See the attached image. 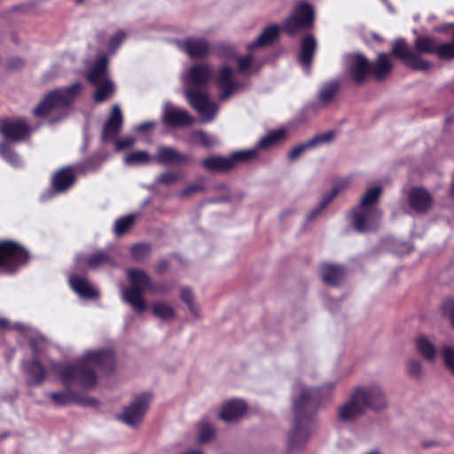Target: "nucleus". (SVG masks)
Wrapping results in <instances>:
<instances>
[{
	"label": "nucleus",
	"instance_id": "obj_12",
	"mask_svg": "<svg viewBox=\"0 0 454 454\" xmlns=\"http://www.w3.org/2000/svg\"><path fill=\"white\" fill-rule=\"evenodd\" d=\"M348 74L354 84H364L367 78L371 76L370 61L359 52L349 55Z\"/></svg>",
	"mask_w": 454,
	"mask_h": 454
},
{
	"label": "nucleus",
	"instance_id": "obj_47",
	"mask_svg": "<svg viewBox=\"0 0 454 454\" xmlns=\"http://www.w3.org/2000/svg\"><path fill=\"white\" fill-rule=\"evenodd\" d=\"M313 148L310 140L294 147L288 153V160L293 161L298 159L307 150Z\"/></svg>",
	"mask_w": 454,
	"mask_h": 454
},
{
	"label": "nucleus",
	"instance_id": "obj_62",
	"mask_svg": "<svg viewBox=\"0 0 454 454\" xmlns=\"http://www.w3.org/2000/svg\"><path fill=\"white\" fill-rule=\"evenodd\" d=\"M432 445H433V443H431V442L430 443H428V442H424L423 443V447H425V448H428V447H430Z\"/></svg>",
	"mask_w": 454,
	"mask_h": 454
},
{
	"label": "nucleus",
	"instance_id": "obj_22",
	"mask_svg": "<svg viewBox=\"0 0 454 454\" xmlns=\"http://www.w3.org/2000/svg\"><path fill=\"white\" fill-rule=\"evenodd\" d=\"M409 205L418 213H426L432 207L433 198L424 188H412L409 192Z\"/></svg>",
	"mask_w": 454,
	"mask_h": 454
},
{
	"label": "nucleus",
	"instance_id": "obj_4",
	"mask_svg": "<svg viewBox=\"0 0 454 454\" xmlns=\"http://www.w3.org/2000/svg\"><path fill=\"white\" fill-rule=\"evenodd\" d=\"M127 278L130 285L122 291V300L138 313L144 312L146 309L144 298L145 291L151 294H164L169 289L164 284L153 282L150 276L140 269H128Z\"/></svg>",
	"mask_w": 454,
	"mask_h": 454
},
{
	"label": "nucleus",
	"instance_id": "obj_50",
	"mask_svg": "<svg viewBox=\"0 0 454 454\" xmlns=\"http://www.w3.org/2000/svg\"><path fill=\"white\" fill-rule=\"evenodd\" d=\"M111 142L114 143L116 151L120 152L131 147L135 144L136 140L132 137H123L121 138L116 137V140H113Z\"/></svg>",
	"mask_w": 454,
	"mask_h": 454
},
{
	"label": "nucleus",
	"instance_id": "obj_49",
	"mask_svg": "<svg viewBox=\"0 0 454 454\" xmlns=\"http://www.w3.org/2000/svg\"><path fill=\"white\" fill-rule=\"evenodd\" d=\"M206 191V186L202 184H192L184 188L180 192L179 196L181 198L189 197L192 194L201 192Z\"/></svg>",
	"mask_w": 454,
	"mask_h": 454
},
{
	"label": "nucleus",
	"instance_id": "obj_41",
	"mask_svg": "<svg viewBox=\"0 0 454 454\" xmlns=\"http://www.w3.org/2000/svg\"><path fill=\"white\" fill-rule=\"evenodd\" d=\"M151 251V245L146 243L135 244L129 249L130 255L136 262H142L150 255Z\"/></svg>",
	"mask_w": 454,
	"mask_h": 454
},
{
	"label": "nucleus",
	"instance_id": "obj_64",
	"mask_svg": "<svg viewBox=\"0 0 454 454\" xmlns=\"http://www.w3.org/2000/svg\"><path fill=\"white\" fill-rule=\"evenodd\" d=\"M367 454H380V453H379V452H377V451H371V452H369V453H367Z\"/></svg>",
	"mask_w": 454,
	"mask_h": 454
},
{
	"label": "nucleus",
	"instance_id": "obj_57",
	"mask_svg": "<svg viewBox=\"0 0 454 454\" xmlns=\"http://www.w3.org/2000/svg\"><path fill=\"white\" fill-rule=\"evenodd\" d=\"M168 267H169L168 262L166 259H160L156 265L155 270L158 274L160 275L163 272H165Z\"/></svg>",
	"mask_w": 454,
	"mask_h": 454
},
{
	"label": "nucleus",
	"instance_id": "obj_44",
	"mask_svg": "<svg viewBox=\"0 0 454 454\" xmlns=\"http://www.w3.org/2000/svg\"><path fill=\"white\" fill-rule=\"evenodd\" d=\"M435 54L442 59H454V41L437 44Z\"/></svg>",
	"mask_w": 454,
	"mask_h": 454
},
{
	"label": "nucleus",
	"instance_id": "obj_13",
	"mask_svg": "<svg viewBox=\"0 0 454 454\" xmlns=\"http://www.w3.org/2000/svg\"><path fill=\"white\" fill-rule=\"evenodd\" d=\"M354 227L360 232L376 229V223L380 217L376 208L356 206L350 212Z\"/></svg>",
	"mask_w": 454,
	"mask_h": 454
},
{
	"label": "nucleus",
	"instance_id": "obj_7",
	"mask_svg": "<svg viewBox=\"0 0 454 454\" xmlns=\"http://www.w3.org/2000/svg\"><path fill=\"white\" fill-rule=\"evenodd\" d=\"M316 20L315 9L306 1L295 4L292 13L281 23L282 32L290 37L302 31L314 28Z\"/></svg>",
	"mask_w": 454,
	"mask_h": 454
},
{
	"label": "nucleus",
	"instance_id": "obj_9",
	"mask_svg": "<svg viewBox=\"0 0 454 454\" xmlns=\"http://www.w3.org/2000/svg\"><path fill=\"white\" fill-rule=\"evenodd\" d=\"M256 157V150L239 151L228 157L214 155L201 161L202 167L213 173H225L237 167L239 163L249 161Z\"/></svg>",
	"mask_w": 454,
	"mask_h": 454
},
{
	"label": "nucleus",
	"instance_id": "obj_24",
	"mask_svg": "<svg viewBox=\"0 0 454 454\" xmlns=\"http://www.w3.org/2000/svg\"><path fill=\"white\" fill-rule=\"evenodd\" d=\"M108 59L106 54L98 55L95 62L87 72L86 78L92 85H99L108 79L107 75Z\"/></svg>",
	"mask_w": 454,
	"mask_h": 454
},
{
	"label": "nucleus",
	"instance_id": "obj_33",
	"mask_svg": "<svg viewBox=\"0 0 454 454\" xmlns=\"http://www.w3.org/2000/svg\"><path fill=\"white\" fill-rule=\"evenodd\" d=\"M85 264L89 269H97L102 266H114L115 262L108 252L101 250L90 254Z\"/></svg>",
	"mask_w": 454,
	"mask_h": 454
},
{
	"label": "nucleus",
	"instance_id": "obj_21",
	"mask_svg": "<svg viewBox=\"0 0 454 454\" xmlns=\"http://www.w3.org/2000/svg\"><path fill=\"white\" fill-rule=\"evenodd\" d=\"M191 160L189 155L169 146H160L154 158L157 163L162 165L188 164L191 162Z\"/></svg>",
	"mask_w": 454,
	"mask_h": 454
},
{
	"label": "nucleus",
	"instance_id": "obj_32",
	"mask_svg": "<svg viewBox=\"0 0 454 454\" xmlns=\"http://www.w3.org/2000/svg\"><path fill=\"white\" fill-rule=\"evenodd\" d=\"M286 132L284 129H278L269 132L267 135L262 137L257 143L256 153L258 150L270 149L278 145L286 137Z\"/></svg>",
	"mask_w": 454,
	"mask_h": 454
},
{
	"label": "nucleus",
	"instance_id": "obj_28",
	"mask_svg": "<svg viewBox=\"0 0 454 454\" xmlns=\"http://www.w3.org/2000/svg\"><path fill=\"white\" fill-rule=\"evenodd\" d=\"M317 51V41L312 34H307L301 40V49L299 54L300 63L309 68L313 62L314 55Z\"/></svg>",
	"mask_w": 454,
	"mask_h": 454
},
{
	"label": "nucleus",
	"instance_id": "obj_34",
	"mask_svg": "<svg viewBox=\"0 0 454 454\" xmlns=\"http://www.w3.org/2000/svg\"><path fill=\"white\" fill-rule=\"evenodd\" d=\"M416 347L418 352L427 361H434L436 355V348L426 336H419L416 339Z\"/></svg>",
	"mask_w": 454,
	"mask_h": 454
},
{
	"label": "nucleus",
	"instance_id": "obj_48",
	"mask_svg": "<svg viewBox=\"0 0 454 454\" xmlns=\"http://www.w3.org/2000/svg\"><path fill=\"white\" fill-rule=\"evenodd\" d=\"M181 178V176L178 173L166 171L161 173L158 178L157 182L162 184L169 185L178 181Z\"/></svg>",
	"mask_w": 454,
	"mask_h": 454
},
{
	"label": "nucleus",
	"instance_id": "obj_51",
	"mask_svg": "<svg viewBox=\"0 0 454 454\" xmlns=\"http://www.w3.org/2000/svg\"><path fill=\"white\" fill-rule=\"evenodd\" d=\"M238 63V70L239 73H246L252 66L253 56L247 54L245 56H238L236 58Z\"/></svg>",
	"mask_w": 454,
	"mask_h": 454
},
{
	"label": "nucleus",
	"instance_id": "obj_35",
	"mask_svg": "<svg viewBox=\"0 0 454 454\" xmlns=\"http://www.w3.org/2000/svg\"><path fill=\"white\" fill-rule=\"evenodd\" d=\"M340 89V83L337 81H333L325 83L318 92L317 98L324 105L332 102Z\"/></svg>",
	"mask_w": 454,
	"mask_h": 454
},
{
	"label": "nucleus",
	"instance_id": "obj_23",
	"mask_svg": "<svg viewBox=\"0 0 454 454\" xmlns=\"http://www.w3.org/2000/svg\"><path fill=\"white\" fill-rule=\"evenodd\" d=\"M393 64L389 59L388 54L380 52L377 59L370 62V74L374 80L381 82L385 80L393 70Z\"/></svg>",
	"mask_w": 454,
	"mask_h": 454
},
{
	"label": "nucleus",
	"instance_id": "obj_15",
	"mask_svg": "<svg viewBox=\"0 0 454 454\" xmlns=\"http://www.w3.org/2000/svg\"><path fill=\"white\" fill-rule=\"evenodd\" d=\"M22 370L27 376V387L40 386L46 379L47 371L37 356L22 363Z\"/></svg>",
	"mask_w": 454,
	"mask_h": 454
},
{
	"label": "nucleus",
	"instance_id": "obj_46",
	"mask_svg": "<svg viewBox=\"0 0 454 454\" xmlns=\"http://www.w3.org/2000/svg\"><path fill=\"white\" fill-rule=\"evenodd\" d=\"M180 298L184 303H186L190 311L195 314L194 296L192 289L187 286L182 287L180 291Z\"/></svg>",
	"mask_w": 454,
	"mask_h": 454
},
{
	"label": "nucleus",
	"instance_id": "obj_45",
	"mask_svg": "<svg viewBox=\"0 0 454 454\" xmlns=\"http://www.w3.org/2000/svg\"><path fill=\"white\" fill-rule=\"evenodd\" d=\"M192 139L195 143H200L204 147H210L214 145V139L203 130H196L192 134Z\"/></svg>",
	"mask_w": 454,
	"mask_h": 454
},
{
	"label": "nucleus",
	"instance_id": "obj_19",
	"mask_svg": "<svg viewBox=\"0 0 454 454\" xmlns=\"http://www.w3.org/2000/svg\"><path fill=\"white\" fill-rule=\"evenodd\" d=\"M162 121L168 127L182 128L192 125L194 118L184 109L169 106L164 109Z\"/></svg>",
	"mask_w": 454,
	"mask_h": 454
},
{
	"label": "nucleus",
	"instance_id": "obj_42",
	"mask_svg": "<svg viewBox=\"0 0 454 454\" xmlns=\"http://www.w3.org/2000/svg\"><path fill=\"white\" fill-rule=\"evenodd\" d=\"M151 161L150 154L145 151H136L125 157L127 165H141L147 164Z\"/></svg>",
	"mask_w": 454,
	"mask_h": 454
},
{
	"label": "nucleus",
	"instance_id": "obj_39",
	"mask_svg": "<svg viewBox=\"0 0 454 454\" xmlns=\"http://www.w3.org/2000/svg\"><path fill=\"white\" fill-rule=\"evenodd\" d=\"M153 314L156 317L164 321H169L175 317L174 309L163 301H159L153 304Z\"/></svg>",
	"mask_w": 454,
	"mask_h": 454
},
{
	"label": "nucleus",
	"instance_id": "obj_29",
	"mask_svg": "<svg viewBox=\"0 0 454 454\" xmlns=\"http://www.w3.org/2000/svg\"><path fill=\"white\" fill-rule=\"evenodd\" d=\"M246 411V403L239 400H232L223 405L219 417L226 422H231L241 418Z\"/></svg>",
	"mask_w": 454,
	"mask_h": 454
},
{
	"label": "nucleus",
	"instance_id": "obj_52",
	"mask_svg": "<svg viewBox=\"0 0 454 454\" xmlns=\"http://www.w3.org/2000/svg\"><path fill=\"white\" fill-rule=\"evenodd\" d=\"M407 370L410 376L419 378L422 375V365L419 361L411 359L407 362Z\"/></svg>",
	"mask_w": 454,
	"mask_h": 454
},
{
	"label": "nucleus",
	"instance_id": "obj_17",
	"mask_svg": "<svg viewBox=\"0 0 454 454\" xmlns=\"http://www.w3.org/2000/svg\"><path fill=\"white\" fill-rule=\"evenodd\" d=\"M123 124V116L119 106H113L110 116L104 124L101 140L104 143L116 140Z\"/></svg>",
	"mask_w": 454,
	"mask_h": 454
},
{
	"label": "nucleus",
	"instance_id": "obj_18",
	"mask_svg": "<svg viewBox=\"0 0 454 454\" xmlns=\"http://www.w3.org/2000/svg\"><path fill=\"white\" fill-rule=\"evenodd\" d=\"M233 71L229 66H222L217 71L216 85L221 90L220 99H228L235 90L239 88V83L233 80Z\"/></svg>",
	"mask_w": 454,
	"mask_h": 454
},
{
	"label": "nucleus",
	"instance_id": "obj_30",
	"mask_svg": "<svg viewBox=\"0 0 454 454\" xmlns=\"http://www.w3.org/2000/svg\"><path fill=\"white\" fill-rule=\"evenodd\" d=\"M69 283L72 289L82 298L96 299L99 295L98 292L83 277L74 275L70 277Z\"/></svg>",
	"mask_w": 454,
	"mask_h": 454
},
{
	"label": "nucleus",
	"instance_id": "obj_14",
	"mask_svg": "<svg viewBox=\"0 0 454 454\" xmlns=\"http://www.w3.org/2000/svg\"><path fill=\"white\" fill-rule=\"evenodd\" d=\"M179 48L191 59H198L206 58L210 52V43L202 37H186L178 42Z\"/></svg>",
	"mask_w": 454,
	"mask_h": 454
},
{
	"label": "nucleus",
	"instance_id": "obj_60",
	"mask_svg": "<svg viewBox=\"0 0 454 454\" xmlns=\"http://www.w3.org/2000/svg\"><path fill=\"white\" fill-rule=\"evenodd\" d=\"M9 328V321L6 318L0 317V329L5 330Z\"/></svg>",
	"mask_w": 454,
	"mask_h": 454
},
{
	"label": "nucleus",
	"instance_id": "obj_38",
	"mask_svg": "<svg viewBox=\"0 0 454 454\" xmlns=\"http://www.w3.org/2000/svg\"><path fill=\"white\" fill-rule=\"evenodd\" d=\"M0 155L13 167L21 165L20 157L7 142L0 144Z\"/></svg>",
	"mask_w": 454,
	"mask_h": 454
},
{
	"label": "nucleus",
	"instance_id": "obj_8",
	"mask_svg": "<svg viewBox=\"0 0 454 454\" xmlns=\"http://www.w3.org/2000/svg\"><path fill=\"white\" fill-rule=\"evenodd\" d=\"M28 250L12 239L0 240V270L9 274L16 273L30 261Z\"/></svg>",
	"mask_w": 454,
	"mask_h": 454
},
{
	"label": "nucleus",
	"instance_id": "obj_56",
	"mask_svg": "<svg viewBox=\"0 0 454 454\" xmlns=\"http://www.w3.org/2000/svg\"><path fill=\"white\" fill-rule=\"evenodd\" d=\"M126 36V34L120 30V31H117L110 39V48L111 49H116L120 46V44L122 43V41L124 40Z\"/></svg>",
	"mask_w": 454,
	"mask_h": 454
},
{
	"label": "nucleus",
	"instance_id": "obj_55",
	"mask_svg": "<svg viewBox=\"0 0 454 454\" xmlns=\"http://www.w3.org/2000/svg\"><path fill=\"white\" fill-rule=\"evenodd\" d=\"M445 365L454 373V348L447 347L443 349Z\"/></svg>",
	"mask_w": 454,
	"mask_h": 454
},
{
	"label": "nucleus",
	"instance_id": "obj_40",
	"mask_svg": "<svg viewBox=\"0 0 454 454\" xmlns=\"http://www.w3.org/2000/svg\"><path fill=\"white\" fill-rule=\"evenodd\" d=\"M135 223V216L128 215L118 218L114 226V231L117 236L125 234Z\"/></svg>",
	"mask_w": 454,
	"mask_h": 454
},
{
	"label": "nucleus",
	"instance_id": "obj_26",
	"mask_svg": "<svg viewBox=\"0 0 454 454\" xmlns=\"http://www.w3.org/2000/svg\"><path fill=\"white\" fill-rule=\"evenodd\" d=\"M349 184L350 178L348 177L337 182L333 187L332 191L323 197L319 202V205L310 211L307 216V221H312L325 207H326L333 201V200L340 192L344 191L349 185Z\"/></svg>",
	"mask_w": 454,
	"mask_h": 454
},
{
	"label": "nucleus",
	"instance_id": "obj_16",
	"mask_svg": "<svg viewBox=\"0 0 454 454\" xmlns=\"http://www.w3.org/2000/svg\"><path fill=\"white\" fill-rule=\"evenodd\" d=\"M189 104L200 114L213 116L215 114V105L210 101L207 92L196 89H189L185 92Z\"/></svg>",
	"mask_w": 454,
	"mask_h": 454
},
{
	"label": "nucleus",
	"instance_id": "obj_36",
	"mask_svg": "<svg viewBox=\"0 0 454 454\" xmlns=\"http://www.w3.org/2000/svg\"><path fill=\"white\" fill-rule=\"evenodd\" d=\"M382 189L380 186L370 188L361 198L358 206L367 208H375L374 205L377 204Z\"/></svg>",
	"mask_w": 454,
	"mask_h": 454
},
{
	"label": "nucleus",
	"instance_id": "obj_58",
	"mask_svg": "<svg viewBox=\"0 0 454 454\" xmlns=\"http://www.w3.org/2000/svg\"><path fill=\"white\" fill-rule=\"evenodd\" d=\"M217 50L222 56H228L233 51L232 48L226 44H219Z\"/></svg>",
	"mask_w": 454,
	"mask_h": 454
},
{
	"label": "nucleus",
	"instance_id": "obj_43",
	"mask_svg": "<svg viewBox=\"0 0 454 454\" xmlns=\"http://www.w3.org/2000/svg\"><path fill=\"white\" fill-rule=\"evenodd\" d=\"M215 437V429L207 422L202 421L199 425V442H207Z\"/></svg>",
	"mask_w": 454,
	"mask_h": 454
},
{
	"label": "nucleus",
	"instance_id": "obj_27",
	"mask_svg": "<svg viewBox=\"0 0 454 454\" xmlns=\"http://www.w3.org/2000/svg\"><path fill=\"white\" fill-rule=\"evenodd\" d=\"M188 77L197 87L207 86L212 77V69L208 64H195L188 70Z\"/></svg>",
	"mask_w": 454,
	"mask_h": 454
},
{
	"label": "nucleus",
	"instance_id": "obj_10",
	"mask_svg": "<svg viewBox=\"0 0 454 454\" xmlns=\"http://www.w3.org/2000/svg\"><path fill=\"white\" fill-rule=\"evenodd\" d=\"M151 399L152 395L149 393L137 395L133 402L118 415V419L130 427L137 426L148 410Z\"/></svg>",
	"mask_w": 454,
	"mask_h": 454
},
{
	"label": "nucleus",
	"instance_id": "obj_11",
	"mask_svg": "<svg viewBox=\"0 0 454 454\" xmlns=\"http://www.w3.org/2000/svg\"><path fill=\"white\" fill-rule=\"evenodd\" d=\"M31 129L22 118L3 120L0 125V134L8 142L20 143L30 136Z\"/></svg>",
	"mask_w": 454,
	"mask_h": 454
},
{
	"label": "nucleus",
	"instance_id": "obj_61",
	"mask_svg": "<svg viewBox=\"0 0 454 454\" xmlns=\"http://www.w3.org/2000/svg\"><path fill=\"white\" fill-rule=\"evenodd\" d=\"M22 62L20 59H15L9 62V66L11 67H18L19 65H21Z\"/></svg>",
	"mask_w": 454,
	"mask_h": 454
},
{
	"label": "nucleus",
	"instance_id": "obj_5",
	"mask_svg": "<svg viewBox=\"0 0 454 454\" xmlns=\"http://www.w3.org/2000/svg\"><path fill=\"white\" fill-rule=\"evenodd\" d=\"M386 406L385 395L378 385L359 387L355 389L348 401L340 408L339 418L342 421H350L367 408L377 411Z\"/></svg>",
	"mask_w": 454,
	"mask_h": 454
},
{
	"label": "nucleus",
	"instance_id": "obj_63",
	"mask_svg": "<svg viewBox=\"0 0 454 454\" xmlns=\"http://www.w3.org/2000/svg\"><path fill=\"white\" fill-rule=\"evenodd\" d=\"M76 4H82L83 3V0H74Z\"/></svg>",
	"mask_w": 454,
	"mask_h": 454
},
{
	"label": "nucleus",
	"instance_id": "obj_1",
	"mask_svg": "<svg viewBox=\"0 0 454 454\" xmlns=\"http://www.w3.org/2000/svg\"><path fill=\"white\" fill-rule=\"evenodd\" d=\"M111 372L114 368V354L111 349H100L86 353L74 364H66L59 372L64 391L49 394L51 400L57 405L65 406L78 403L83 406H95L98 401L92 397L79 398L70 387L77 383L84 388H92L97 385L98 377L95 369Z\"/></svg>",
	"mask_w": 454,
	"mask_h": 454
},
{
	"label": "nucleus",
	"instance_id": "obj_2",
	"mask_svg": "<svg viewBox=\"0 0 454 454\" xmlns=\"http://www.w3.org/2000/svg\"><path fill=\"white\" fill-rule=\"evenodd\" d=\"M321 388L302 387L299 397L294 400V421L288 435L291 450L301 448L309 437L314 425V417L322 404Z\"/></svg>",
	"mask_w": 454,
	"mask_h": 454
},
{
	"label": "nucleus",
	"instance_id": "obj_31",
	"mask_svg": "<svg viewBox=\"0 0 454 454\" xmlns=\"http://www.w3.org/2000/svg\"><path fill=\"white\" fill-rule=\"evenodd\" d=\"M323 281L332 286H337L345 277L344 268L339 265L325 263L321 266Z\"/></svg>",
	"mask_w": 454,
	"mask_h": 454
},
{
	"label": "nucleus",
	"instance_id": "obj_53",
	"mask_svg": "<svg viewBox=\"0 0 454 454\" xmlns=\"http://www.w3.org/2000/svg\"><path fill=\"white\" fill-rule=\"evenodd\" d=\"M442 313L449 317L454 329V299H447L442 306Z\"/></svg>",
	"mask_w": 454,
	"mask_h": 454
},
{
	"label": "nucleus",
	"instance_id": "obj_54",
	"mask_svg": "<svg viewBox=\"0 0 454 454\" xmlns=\"http://www.w3.org/2000/svg\"><path fill=\"white\" fill-rule=\"evenodd\" d=\"M334 136L333 131H327L322 134H319L317 136H315L310 140V144L312 145L313 148L317 146L318 145L327 143L333 139Z\"/></svg>",
	"mask_w": 454,
	"mask_h": 454
},
{
	"label": "nucleus",
	"instance_id": "obj_25",
	"mask_svg": "<svg viewBox=\"0 0 454 454\" xmlns=\"http://www.w3.org/2000/svg\"><path fill=\"white\" fill-rule=\"evenodd\" d=\"M280 31H282L281 26L277 24L265 27L257 38L247 45V50L252 51L257 48L273 44L278 39Z\"/></svg>",
	"mask_w": 454,
	"mask_h": 454
},
{
	"label": "nucleus",
	"instance_id": "obj_37",
	"mask_svg": "<svg viewBox=\"0 0 454 454\" xmlns=\"http://www.w3.org/2000/svg\"><path fill=\"white\" fill-rule=\"evenodd\" d=\"M97 90L94 92L93 98L97 103L106 101L114 91V83L110 80H106L99 85H96Z\"/></svg>",
	"mask_w": 454,
	"mask_h": 454
},
{
	"label": "nucleus",
	"instance_id": "obj_59",
	"mask_svg": "<svg viewBox=\"0 0 454 454\" xmlns=\"http://www.w3.org/2000/svg\"><path fill=\"white\" fill-rule=\"evenodd\" d=\"M153 127H154V122L146 121V122L141 123L137 127V130L143 132V131H146L148 129H151Z\"/></svg>",
	"mask_w": 454,
	"mask_h": 454
},
{
	"label": "nucleus",
	"instance_id": "obj_3",
	"mask_svg": "<svg viewBox=\"0 0 454 454\" xmlns=\"http://www.w3.org/2000/svg\"><path fill=\"white\" fill-rule=\"evenodd\" d=\"M437 44L434 38L419 35L414 41L415 51H412L405 39L397 38L391 43L389 55L400 59L404 66L412 70L427 72L432 68L433 64L419 55L435 54Z\"/></svg>",
	"mask_w": 454,
	"mask_h": 454
},
{
	"label": "nucleus",
	"instance_id": "obj_20",
	"mask_svg": "<svg viewBox=\"0 0 454 454\" xmlns=\"http://www.w3.org/2000/svg\"><path fill=\"white\" fill-rule=\"evenodd\" d=\"M76 182V175L72 167H64L56 170L51 176V184L57 193L65 192Z\"/></svg>",
	"mask_w": 454,
	"mask_h": 454
},
{
	"label": "nucleus",
	"instance_id": "obj_6",
	"mask_svg": "<svg viewBox=\"0 0 454 454\" xmlns=\"http://www.w3.org/2000/svg\"><path fill=\"white\" fill-rule=\"evenodd\" d=\"M81 89V83L75 82L67 88L49 91L33 109V115L36 118H45L54 110L68 107L74 101Z\"/></svg>",
	"mask_w": 454,
	"mask_h": 454
}]
</instances>
